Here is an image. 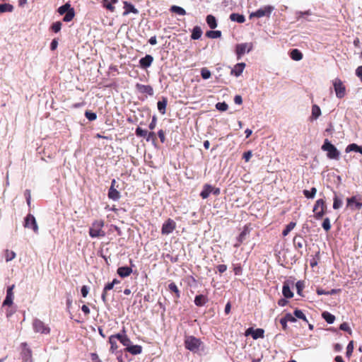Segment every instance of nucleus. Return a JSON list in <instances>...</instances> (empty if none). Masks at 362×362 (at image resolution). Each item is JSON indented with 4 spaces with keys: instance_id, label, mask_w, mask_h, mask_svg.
Masks as SVG:
<instances>
[{
    "instance_id": "1",
    "label": "nucleus",
    "mask_w": 362,
    "mask_h": 362,
    "mask_svg": "<svg viewBox=\"0 0 362 362\" xmlns=\"http://www.w3.org/2000/svg\"><path fill=\"white\" fill-rule=\"evenodd\" d=\"M105 226V221L102 219L94 221L90 228H89V235L93 238H100L105 236V232L103 230V227Z\"/></svg>"
},
{
    "instance_id": "2",
    "label": "nucleus",
    "mask_w": 362,
    "mask_h": 362,
    "mask_svg": "<svg viewBox=\"0 0 362 362\" xmlns=\"http://www.w3.org/2000/svg\"><path fill=\"white\" fill-rule=\"evenodd\" d=\"M313 211L314 213L313 216L316 220L322 219L327 211L325 201L322 199H317L314 204Z\"/></svg>"
},
{
    "instance_id": "3",
    "label": "nucleus",
    "mask_w": 362,
    "mask_h": 362,
    "mask_svg": "<svg viewBox=\"0 0 362 362\" xmlns=\"http://www.w3.org/2000/svg\"><path fill=\"white\" fill-rule=\"evenodd\" d=\"M322 150L327 151V156L330 159H339V151L327 139L325 140L324 144L322 146Z\"/></svg>"
},
{
    "instance_id": "4",
    "label": "nucleus",
    "mask_w": 362,
    "mask_h": 362,
    "mask_svg": "<svg viewBox=\"0 0 362 362\" xmlns=\"http://www.w3.org/2000/svg\"><path fill=\"white\" fill-rule=\"evenodd\" d=\"M337 98L341 99L346 93V88L344 83L339 78H335L332 81Z\"/></svg>"
},
{
    "instance_id": "5",
    "label": "nucleus",
    "mask_w": 362,
    "mask_h": 362,
    "mask_svg": "<svg viewBox=\"0 0 362 362\" xmlns=\"http://www.w3.org/2000/svg\"><path fill=\"white\" fill-rule=\"evenodd\" d=\"M274 10V7L273 6L267 5L251 13L249 17L250 19L252 18H259L264 16L269 17Z\"/></svg>"
},
{
    "instance_id": "6",
    "label": "nucleus",
    "mask_w": 362,
    "mask_h": 362,
    "mask_svg": "<svg viewBox=\"0 0 362 362\" xmlns=\"http://www.w3.org/2000/svg\"><path fill=\"white\" fill-rule=\"evenodd\" d=\"M33 327L35 332L42 334H49L51 330L47 325L39 319H35L33 320Z\"/></svg>"
},
{
    "instance_id": "7",
    "label": "nucleus",
    "mask_w": 362,
    "mask_h": 362,
    "mask_svg": "<svg viewBox=\"0 0 362 362\" xmlns=\"http://www.w3.org/2000/svg\"><path fill=\"white\" fill-rule=\"evenodd\" d=\"M201 345L199 339L193 336L188 337L185 340V348L191 351H197Z\"/></svg>"
},
{
    "instance_id": "8",
    "label": "nucleus",
    "mask_w": 362,
    "mask_h": 362,
    "mask_svg": "<svg viewBox=\"0 0 362 362\" xmlns=\"http://www.w3.org/2000/svg\"><path fill=\"white\" fill-rule=\"evenodd\" d=\"M21 356L23 362H33V351L28 347V344L26 342H23L21 344Z\"/></svg>"
},
{
    "instance_id": "9",
    "label": "nucleus",
    "mask_w": 362,
    "mask_h": 362,
    "mask_svg": "<svg viewBox=\"0 0 362 362\" xmlns=\"http://www.w3.org/2000/svg\"><path fill=\"white\" fill-rule=\"evenodd\" d=\"M25 228H31L35 233H38L39 228L35 218L31 214H28L24 220Z\"/></svg>"
},
{
    "instance_id": "10",
    "label": "nucleus",
    "mask_w": 362,
    "mask_h": 362,
    "mask_svg": "<svg viewBox=\"0 0 362 362\" xmlns=\"http://www.w3.org/2000/svg\"><path fill=\"white\" fill-rule=\"evenodd\" d=\"M135 134L139 137L146 138L147 141H151L154 142L157 139L156 134L153 132H150L148 133V132L146 130H144V129L140 128L139 127H138L136 129Z\"/></svg>"
},
{
    "instance_id": "11",
    "label": "nucleus",
    "mask_w": 362,
    "mask_h": 362,
    "mask_svg": "<svg viewBox=\"0 0 362 362\" xmlns=\"http://www.w3.org/2000/svg\"><path fill=\"white\" fill-rule=\"evenodd\" d=\"M252 49V45L251 43H241L236 45L235 53L238 59H240L241 57L247 52H249Z\"/></svg>"
},
{
    "instance_id": "12",
    "label": "nucleus",
    "mask_w": 362,
    "mask_h": 362,
    "mask_svg": "<svg viewBox=\"0 0 362 362\" xmlns=\"http://www.w3.org/2000/svg\"><path fill=\"white\" fill-rule=\"evenodd\" d=\"M176 228V223L171 218H168L162 226L161 233L168 235L171 233Z\"/></svg>"
},
{
    "instance_id": "13",
    "label": "nucleus",
    "mask_w": 362,
    "mask_h": 362,
    "mask_svg": "<svg viewBox=\"0 0 362 362\" xmlns=\"http://www.w3.org/2000/svg\"><path fill=\"white\" fill-rule=\"evenodd\" d=\"M346 202L347 207H350L352 210L360 209L362 206V199L355 196L347 198Z\"/></svg>"
},
{
    "instance_id": "14",
    "label": "nucleus",
    "mask_w": 362,
    "mask_h": 362,
    "mask_svg": "<svg viewBox=\"0 0 362 362\" xmlns=\"http://www.w3.org/2000/svg\"><path fill=\"white\" fill-rule=\"evenodd\" d=\"M15 288V285L13 284L7 288L6 290V296L3 302V306H11L13 304V300L14 298L13 295V289Z\"/></svg>"
},
{
    "instance_id": "15",
    "label": "nucleus",
    "mask_w": 362,
    "mask_h": 362,
    "mask_svg": "<svg viewBox=\"0 0 362 362\" xmlns=\"http://www.w3.org/2000/svg\"><path fill=\"white\" fill-rule=\"evenodd\" d=\"M250 232V229L249 226L245 225L243 227V229L242 232L240 233V235L237 238V243H235L234 245V247H240V245L245 240L246 236L247 235H249Z\"/></svg>"
},
{
    "instance_id": "16",
    "label": "nucleus",
    "mask_w": 362,
    "mask_h": 362,
    "mask_svg": "<svg viewBox=\"0 0 362 362\" xmlns=\"http://www.w3.org/2000/svg\"><path fill=\"white\" fill-rule=\"evenodd\" d=\"M115 184H116V180L115 179H113L111 182V186L109 189V191H108V197L110 199H112L114 201H117L118 200L119 198H120V193L119 191H117L116 189H115Z\"/></svg>"
},
{
    "instance_id": "17",
    "label": "nucleus",
    "mask_w": 362,
    "mask_h": 362,
    "mask_svg": "<svg viewBox=\"0 0 362 362\" xmlns=\"http://www.w3.org/2000/svg\"><path fill=\"white\" fill-rule=\"evenodd\" d=\"M122 332L123 334H115V337L123 346H126V348H128L132 344V341L128 337V336L125 334L124 329L122 330Z\"/></svg>"
},
{
    "instance_id": "18",
    "label": "nucleus",
    "mask_w": 362,
    "mask_h": 362,
    "mask_svg": "<svg viewBox=\"0 0 362 362\" xmlns=\"http://www.w3.org/2000/svg\"><path fill=\"white\" fill-rule=\"evenodd\" d=\"M136 90L141 93H146L149 95H153V89L150 85H143L141 83L136 84Z\"/></svg>"
},
{
    "instance_id": "19",
    "label": "nucleus",
    "mask_w": 362,
    "mask_h": 362,
    "mask_svg": "<svg viewBox=\"0 0 362 362\" xmlns=\"http://www.w3.org/2000/svg\"><path fill=\"white\" fill-rule=\"evenodd\" d=\"M117 338H116L115 334H112L109 337L108 342L110 344V352L111 354H118L117 351L118 345L117 344Z\"/></svg>"
},
{
    "instance_id": "20",
    "label": "nucleus",
    "mask_w": 362,
    "mask_h": 362,
    "mask_svg": "<svg viewBox=\"0 0 362 362\" xmlns=\"http://www.w3.org/2000/svg\"><path fill=\"white\" fill-rule=\"evenodd\" d=\"M153 61V57L150 54H146L139 60V64L141 68L146 69L151 65Z\"/></svg>"
},
{
    "instance_id": "21",
    "label": "nucleus",
    "mask_w": 362,
    "mask_h": 362,
    "mask_svg": "<svg viewBox=\"0 0 362 362\" xmlns=\"http://www.w3.org/2000/svg\"><path fill=\"white\" fill-rule=\"evenodd\" d=\"M124 11L123 13V16H127L129 13H133L134 14L139 13V11L134 7V6L128 1H124Z\"/></svg>"
},
{
    "instance_id": "22",
    "label": "nucleus",
    "mask_w": 362,
    "mask_h": 362,
    "mask_svg": "<svg viewBox=\"0 0 362 362\" xmlns=\"http://www.w3.org/2000/svg\"><path fill=\"white\" fill-rule=\"evenodd\" d=\"M117 273L122 278L127 277L132 273V268L121 267L117 269Z\"/></svg>"
},
{
    "instance_id": "23",
    "label": "nucleus",
    "mask_w": 362,
    "mask_h": 362,
    "mask_svg": "<svg viewBox=\"0 0 362 362\" xmlns=\"http://www.w3.org/2000/svg\"><path fill=\"white\" fill-rule=\"evenodd\" d=\"M245 67V64L243 62L238 63L235 65L234 68L231 70L230 74L235 76H239L243 72Z\"/></svg>"
},
{
    "instance_id": "24",
    "label": "nucleus",
    "mask_w": 362,
    "mask_h": 362,
    "mask_svg": "<svg viewBox=\"0 0 362 362\" xmlns=\"http://www.w3.org/2000/svg\"><path fill=\"white\" fill-rule=\"evenodd\" d=\"M124 351L129 352L132 355L140 354L142 352V346L140 345H130L128 348L124 349Z\"/></svg>"
},
{
    "instance_id": "25",
    "label": "nucleus",
    "mask_w": 362,
    "mask_h": 362,
    "mask_svg": "<svg viewBox=\"0 0 362 362\" xmlns=\"http://www.w3.org/2000/svg\"><path fill=\"white\" fill-rule=\"evenodd\" d=\"M213 187L209 184H205L203 187V189L200 193V197L203 199H207L210 194L212 193Z\"/></svg>"
},
{
    "instance_id": "26",
    "label": "nucleus",
    "mask_w": 362,
    "mask_h": 362,
    "mask_svg": "<svg viewBox=\"0 0 362 362\" xmlns=\"http://www.w3.org/2000/svg\"><path fill=\"white\" fill-rule=\"evenodd\" d=\"M118 2V0H102V4L107 10L114 12L115 7L112 5Z\"/></svg>"
},
{
    "instance_id": "27",
    "label": "nucleus",
    "mask_w": 362,
    "mask_h": 362,
    "mask_svg": "<svg viewBox=\"0 0 362 362\" xmlns=\"http://www.w3.org/2000/svg\"><path fill=\"white\" fill-rule=\"evenodd\" d=\"M282 293L286 298H291L293 296V293L291 291V288L287 282L284 283Z\"/></svg>"
},
{
    "instance_id": "28",
    "label": "nucleus",
    "mask_w": 362,
    "mask_h": 362,
    "mask_svg": "<svg viewBox=\"0 0 362 362\" xmlns=\"http://www.w3.org/2000/svg\"><path fill=\"white\" fill-rule=\"evenodd\" d=\"M167 104L168 99L166 98H163L162 100L158 101L157 103L158 110L162 115L165 113Z\"/></svg>"
},
{
    "instance_id": "29",
    "label": "nucleus",
    "mask_w": 362,
    "mask_h": 362,
    "mask_svg": "<svg viewBox=\"0 0 362 362\" xmlns=\"http://www.w3.org/2000/svg\"><path fill=\"white\" fill-rule=\"evenodd\" d=\"M305 240L301 235H296L293 238V245L296 249H301L303 247Z\"/></svg>"
},
{
    "instance_id": "30",
    "label": "nucleus",
    "mask_w": 362,
    "mask_h": 362,
    "mask_svg": "<svg viewBox=\"0 0 362 362\" xmlns=\"http://www.w3.org/2000/svg\"><path fill=\"white\" fill-rule=\"evenodd\" d=\"M207 301V298L204 295H197L194 298V303L199 307L203 306Z\"/></svg>"
},
{
    "instance_id": "31",
    "label": "nucleus",
    "mask_w": 362,
    "mask_h": 362,
    "mask_svg": "<svg viewBox=\"0 0 362 362\" xmlns=\"http://www.w3.org/2000/svg\"><path fill=\"white\" fill-rule=\"evenodd\" d=\"M321 115V110L317 105L312 106L311 120L317 119Z\"/></svg>"
},
{
    "instance_id": "32",
    "label": "nucleus",
    "mask_w": 362,
    "mask_h": 362,
    "mask_svg": "<svg viewBox=\"0 0 362 362\" xmlns=\"http://www.w3.org/2000/svg\"><path fill=\"white\" fill-rule=\"evenodd\" d=\"M230 19L232 21H235L240 23H243L245 21V18L243 15L236 13H231L230 15Z\"/></svg>"
},
{
    "instance_id": "33",
    "label": "nucleus",
    "mask_w": 362,
    "mask_h": 362,
    "mask_svg": "<svg viewBox=\"0 0 362 362\" xmlns=\"http://www.w3.org/2000/svg\"><path fill=\"white\" fill-rule=\"evenodd\" d=\"M290 57L293 60L300 61L303 59V54L299 49H293L290 53Z\"/></svg>"
},
{
    "instance_id": "34",
    "label": "nucleus",
    "mask_w": 362,
    "mask_h": 362,
    "mask_svg": "<svg viewBox=\"0 0 362 362\" xmlns=\"http://www.w3.org/2000/svg\"><path fill=\"white\" fill-rule=\"evenodd\" d=\"M202 35V30L201 28L199 26L197 25V26H194L192 30L191 38L192 40H198L201 37Z\"/></svg>"
},
{
    "instance_id": "35",
    "label": "nucleus",
    "mask_w": 362,
    "mask_h": 362,
    "mask_svg": "<svg viewBox=\"0 0 362 362\" xmlns=\"http://www.w3.org/2000/svg\"><path fill=\"white\" fill-rule=\"evenodd\" d=\"M206 23L210 28L214 29L217 27L216 18L212 15H208L206 18Z\"/></svg>"
},
{
    "instance_id": "36",
    "label": "nucleus",
    "mask_w": 362,
    "mask_h": 362,
    "mask_svg": "<svg viewBox=\"0 0 362 362\" xmlns=\"http://www.w3.org/2000/svg\"><path fill=\"white\" fill-rule=\"evenodd\" d=\"M322 317L329 324H332L335 320V316L327 311L322 313Z\"/></svg>"
},
{
    "instance_id": "37",
    "label": "nucleus",
    "mask_w": 362,
    "mask_h": 362,
    "mask_svg": "<svg viewBox=\"0 0 362 362\" xmlns=\"http://www.w3.org/2000/svg\"><path fill=\"white\" fill-rule=\"evenodd\" d=\"M264 330L263 329L257 328L256 329H254L252 337L254 339H257L260 338L262 339L264 337Z\"/></svg>"
},
{
    "instance_id": "38",
    "label": "nucleus",
    "mask_w": 362,
    "mask_h": 362,
    "mask_svg": "<svg viewBox=\"0 0 362 362\" xmlns=\"http://www.w3.org/2000/svg\"><path fill=\"white\" fill-rule=\"evenodd\" d=\"M206 36L209 38H218L221 36V32L219 30H209L206 33Z\"/></svg>"
},
{
    "instance_id": "39",
    "label": "nucleus",
    "mask_w": 362,
    "mask_h": 362,
    "mask_svg": "<svg viewBox=\"0 0 362 362\" xmlns=\"http://www.w3.org/2000/svg\"><path fill=\"white\" fill-rule=\"evenodd\" d=\"M303 192L306 198L313 199L316 194L317 189L315 187H312L310 191L308 189H304Z\"/></svg>"
},
{
    "instance_id": "40",
    "label": "nucleus",
    "mask_w": 362,
    "mask_h": 362,
    "mask_svg": "<svg viewBox=\"0 0 362 362\" xmlns=\"http://www.w3.org/2000/svg\"><path fill=\"white\" fill-rule=\"evenodd\" d=\"M295 222H290L282 231V235L286 236L296 226Z\"/></svg>"
},
{
    "instance_id": "41",
    "label": "nucleus",
    "mask_w": 362,
    "mask_h": 362,
    "mask_svg": "<svg viewBox=\"0 0 362 362\" xmlns=\"http://www.w3.org/2000/svg\"><path fill=\"white\" fill-rule=\"evenodd\" d=\"M13 6L10 4H0V13L12 12Z\"/></svg>"
},
{
    "instance_id": "42",
    "label": "nucleus",
    "mask_w": 362,
    "mask_h": 362,
    "mask_svg": "<svg viewBox=\"0 0 362 362\" xmlns=\"http://www.w3.org/2000/svg\"><path fill=\"white\" fill-rule=\"evenodd\" d=\"M170 11L180 16H185L186 14L185 10L183 8L178 6H172L170 8Z\"/></svg>"
},
{
    "instance_id": "43",
    "label": "nucleus",
    "mask_w": 362,
    "mask_h": 362,
    "mask_svg": "<svg viewBox=\"0 0 362 362\" xmlns=\"http://www.w3.org/2000/svg\"><path fill=\"white\" fill-rule=\"evenodd\" d=\"M75 16L74 9H71L70 11H68L67 13H65V16H64L63 21L64 22H70L73 20Z\"/></svg>"
},
{
    "instance_id": "44",
    "label": "nucleus",
    "mask_w": 362,
    "mask_h": 362,
    "mask_svg": "<svg viewBox=\"0 0 362 362\" xmlns=\"http://www.w3.org/2000/svg\"><path fill=\"white\" fill-rule=\"evenodd\" d=\"M295 317L303 320V321L308 322V320L304 313L298 309H296L293 312Z\"/></svg>"
},
{
    "instance_id": "45",
    "label": "nucleus",
    "mask_w": 362,
    "mask_h": 362,
    "mask_svg": "<svg viewBox=\"0 0 362 362\" xmlns=\"http://www.w3.org/2000/svg\"><path fill=\"white\" fill-rule=\"evenodd\" d=\"M74 8L71 7V5L68 3L65 4L64 5L60 6L58 8V12L60 15H63L68 12V11H70L71 9H73Z\"/></svg>"
},
{
    "instance_id": "46",
    "label": "nucleus",
    "mask_w": 362,
    "mask_h": 362,
    "mask_svg": "<svg viewBox=\"0 0 362 362\" xmlns=\"http://www.w3.org/2000/svg\"><path fill=\"white\" fill-rule=\"evenodd\" d=\"M168 289L171 292H174L175 293V296L177 298H180V292L177 285L174 282H172L168 285Z\"/></svg>"
},
{
    "instance_id": "47",
    "label": "nucleus",
    "mask_w": 362,
    "mask_h": 362,
    "mask_svg": "<svg viewBox=\"0 0 362 362\" xmlns=\"http://www.w3.org/2000/svg\"><path fill=\"white\" fill-rule=\"evenodd\" d=\"M333 209H339L342 206V201L336 194L333 199Z\"/></svg>"
},
{
    "instance_id": "48",
    "label": "nucleus",
    "mask_w": 362,
    "mask_h": 362,
    "mask_svg": "<svg viewBox=\"0 0 362 362\" xmlns=\"http://www.w3.org/2000/svg\"><path fill=\"white\" fill-rule=\"evenodd\" d=\"M16 257V253L9 250H6L5 251V259L6 262L11 261Z\"/></svg>"
},
{
    "instance_id": "49",
    "label": "nucleus",
    "mask_w": 362,
    "mask_h": 362,
    "mask_svg": "<svg viewBox=\"0 0 362 362\" xmlns=\"http://www.w3.org/2000/svg\"><path fill=\"white\" fill-rule=\"evenodd\" d=\"M361 146H358L356 144H349L346 149V151H356L360 153Z\"/></svg>"
},
{
    "instance_id": "50",
    "label": "nucleus",
    "mask_w": 362,
    "mask_h": 362,
    "mask_svg": "<svg viewBox=\"0 0 362 362\" xmlns=\"http://www.w3.org/2000/svg\"><path fill=\"white\" fill-rule=\"evenodd\" d=\"M322 226L323 229L327 232L331 229L330 220L328 217L324 218Z\"/></svg>"
},
{
    "instance_id": "51",
    "label": "nucleus",
    "mask_w": 362,
    "mask_h": 362,
    "mask_svg": "<svg viewBox=\"0 0 362 362\" xmlns=\"http://www.w3.org/2000/svg\"><path fill=\"white\" fill-rule=\"evenodd\" d=\"M216 107L217 110H218L219 111H226L228 108V105L227 103H226L225 102H223V103H216Z\"/></svg>"
},
{
    "instance_id": "52",
    "label": "nucleus",
    "mask_w": 362,
    "mask_h": 362,
    "mask_svg": "<svg viewBox=\"0 0 362 362\" xmlns=\"http://www.w3.org/2000/svg\"><path fill=\"white\" fill-rule=\"evenodd\" d=\"M85 116L89 121H94L97 118V115L95 112L88 110L85 112Z\"/></svg>"
},
{
    "instance_id": "53",
    "label": "nucleus",
    "mask_w": 362,
    "mask_h": 362,
    "mask_svg": "<svg viewBox=\"0 0 362 362\" xmlns=\"http://www.w3.org/2000/svg\"><path fill=\"white\" fill-rule=\"evenodd\" d=\"M211 71L206 68H202L201 70V76L204 79H208L211 77Z\"/></svg>"
},
{
    "instance_id": "54",
    "label": "nucleus",
    "mask_w": 362,
    "mask_h": 362,
    "mask_svg": "<svg viewBox=\"0 0 362 362\" xmlns=\"http://www.w3.org/2000/svg\"><path fill=\"white\" fill-rule=\"evenodd\" d=\"M62 24L60 21H57L52 25L51 28L53 32L58 33L60 31V30L62 28Z\"/></svg>"
},
{
    "instance_id": "55",
    "label": "nucleus",
    "mask_w": 362,
    "mask_h": 362,
    "mask_svg": "<svg viewBox=\"0 0 362 362\" xmlns=\"http://www.w3.org/2000/svg\"><path fill=\"white\" fill-rule=\"evenodd\" d=\"M353 351H354V343H353V341H351L346 347V356L349 358L351 356Z\"/></svg>"
},
{
    "instance_id": "56",
    "label": "nucleus",
    "mask_w": 362,
    "mask_h": 362,
    "mask_svg": "<svg viewBox=\"0 0 362 362\" xmlns=\"http://www.w3.org/2000/svg\"><path fill=\"white\" fill-rule=\"evenodd\" d=\"M24 196L26 199V202L28 205V206H30L31 204V192L30 189H25L24 192Z\"/></svg>"
},
{
    "instance_id": "57",
    "label": "nucleus",
    "mask_w": 362,
    "mask_h": 362,
    "mask_svg": "<svg viewBox=\"0 0 362 362\" xmlns=\"http://www.w3.org/2000/svg\"><path fill=\"white\" fill-rule=\"evenodd\" d=\"M339 329L341 330L348 332L349 334H351V330L346 322H343L342 324H341L339 326Z\"/></svg>"
},
{
    "instance_id": "58",
    "label": "nucleus",
    "mask_w": 362,
    "mask_h": 362,
    "mask_svg": "<svg viewBox=\"0 0 362 362\" xmlns=\"http://www.w3.org/2000/svg\"><path fill=\"white\" fill-rule=\"evenodd\" d=\"M284 317L287 321V322H295L296 321L295 316H293L291 313H286Z\"/></svg>"
},
{
    "instance_id": "59",
    "label": "nucleus",
    "mask_w": 362,
    "mask_h": 362,
    "mask_svg": "<svg viewBox=\"0 0 362 362\" xmlns=\"http://www.w3.org/2000/svg\"><path fill=\"white\" fill-rule=\"evenodd\" d=\"M252 156V153L251 151H246L243 155V158L245 162H248Z\"/></svg>"
},
{
    "instance_id": "60",
    "label": "nucleus",
    "mask_w": 362,
    "mask_h": 362,
    "mask_svg": "<svg viewBox=\"0 0 362 362\" xmlns=\"http://www.w3.org/2000/svg\"><path fill=\"white\" fill-rule=\"evenodd\" d=\"M81 295L83 298H86L89 292V288L87 286H83L81 289Z\"/></svg>"
},
{
    "instance_id": "61",
    "label": "nucleus",
    "mask_w": 362,
    "mask_h": 362,
    "mask_svg": "<svg viewBox=\"0 0 362 362\" xmlns=\"http://www.w3.org/2000/svg\"><path fill=\"white\" fill-rule=\"evenodd\" d=\"M158 136L161 143H164L165 141V132L163 129H160L158 132Z\"/></svg>"
},
{
    "instance_id": "62",
    "label": "nucleus",
    "mask_w": 362,
    "mask_h": 362,
    "mask_svg": "<svg viewBox=\"0 0 362 362\" xmlns=\"http://www.w3.org/2000/svg\"><path fill=\"white\" fill-rule=\"evenodd\" d=\"M116 354L117 355V359L118 362H125V358L127 357V354H125V356H123L122 351H119V353Z\"/></svg>"
},
{
    "instance_id": "63",
    "label": "nucleus",
    "mask_w": 362,
    "mask_h": 362,
    "mask_svg": "<svg viewBox=\"0 0 362 362\" xmlns=\"http://www.w3.org/2000/svg\"><path fill=\"white\" fill-rule=\"evenodd\" d=\"M156 122H157V117L156 116H153L152 117V120H151V123L148 125V127L150 129L153 130L156 128Z\"/></svg>"
},
{
    "instance_id": "64",
    "label": "nucleus",
    "mask_w": 362,
    "mask_h": 362,
    "mask_svg": "<svg viewBox=\"0 0 362 362\" xmlns=\"http://www.w3.org/2000/svg\"><path fill=\"white\" fill-rule=\"evenodd\" d=\"M356 76L361 79L362 82V66H359L356 70Z\"/></svg>"
}]
</instances>
